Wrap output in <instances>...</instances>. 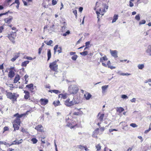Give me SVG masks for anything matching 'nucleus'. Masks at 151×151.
<instances>
[{"mask_svg":"<svg viewBox=\"0 0 151 151\" xmlns=\"http://www.w3.org/2000/svg\"><path fill=\"white\" fill-rule=\"evenodd\" d=\"M135 19L137 21L139 20L140 19V15L138 14L136 15L135 17Z\"/></svg>","mask_w":151,"mask_h":151,"instance_id":"obj_36","label":"nucleus"},{"mask_svg":"<svg viewBox=\"0 0 151 151\" xmlns=\"http://www.w3.org/2000/svg\"><path fill=\"white\" fill-rule=\"evenodd\" d=\"M47 61H48L50 58L51 56V50L50 49L47 50Z\"/></svg>","mask_w":151,"mask_h":151,"instance_id":"obj_15","label":"nucleus"},{"mask_svg":"<svg viewBox=\"0 0 151 151\" xmlns=\"http://www.w3.org/2000/svg\"><path fill=\"white\" fill-rule=\"evenodd\" d=\"M148 82H151V79H149L148 80H147L145 81V83H147Z\"/></svg>","mask_w":151,"mask_h":151,"instance_id":"obj_61","label":"nucleus"},{"mask_svg":"<svg viewBox=\"0 0 151 151\" xmlns=\"http://www.w3.org/2000/svg\"><path fill=\"white\" fill-rule=\"evenodd\" d=\"M26 87L32 90L34 89L33 88V85L32 83H31L27 85L26 86Z\"/></svg>","mask_w":151,"mask_h":151,"instance_id":"obj_24","label":"nucleus"},{"mask_svg":"<svg viewBox=\"0 0 151 151\" xmlns=\"http://www.w3.org/2000/svg\"><path fill=\"white\" fill-rule=\"evenodd\" d=\"M57 61L56 60L50 63L49 65V67L52 70L56 71L58 70V65L57 64Z\"/></svg>","mask_w":151,"mask_h":151,"instance_id":"obj_5","label":"nucleus"},{"mask_svg":"<svg viewBox=\"0 0 151 151\" xmlns=\"http://www.w3.org/2000/svg\"><path fill=\"white\" fill-rule=\"evenodd\" d=\"M130 125V126L134 128L136 127H137V124H136L135 123H131Z\"/></svg>","mask_w":151,"mask_h":151,"instance_id":"obj_43","label":"nucleus"},{"mask_svg":"<svg viewBox=\"0 0 151 151\" xmlns=\"http://www.w3.org/2000/svg\"><path fill=\"white\" fill-rule=\"evenodd\" d=\"M84 96L87 100H89L91 96V95L88 93L84 94Z\"/></svg>","mask_w":151,"mask_h":151,"instance_id":"obj_16","label":"nucleus"},{"mask_svg":"<svg viewBox=\"0 0 151 151\" xmlns=\"http://www.w3.org/2000/svg\"><path fill=\"white\" fill-rule=\"evenodd\" d=\"M58 45H55L54 47V50H57V49L58 48Z\"/></svg>","mask_w":151,"mask_h":151,"instance_id":"obj_59","label":"nucleus"},{"mask_svg":"<svg viewBox=\"0 0 151 151\" xmlns=\"http://www.w3.org/2000/svg\"><path fill=\"white\" fill-rule=\"evenodd\" d=\"M49 92L52 93L53 92L55 94H58V93H60V91L59 90H50L48 91Z\"/></svg>","mask_w":151,"mask_h":151,"instance_id":"obj_17","label":"nucleus"},{"mask_svg":"<svg viewBox=\"0 0 151 151\" xmlns=\"http://www.w3.org/2000/svg\"><path fill=\"white\" fill-rule=\"evenodd\" d=\"M45 43H46L47 45H50L51 44L53 43V42L52 40H50L49 41H45Z\"/></svg>","mask_w":151,"mask_h":151,"instance_id":"obj_28","label":"nucleus"},{"mask_svg":"<svg viewBox=\"0 0 151 151\" xmlns=\"http://www.w3.org/2000/svg\"><path fill=\"white\" fill-rule=\"evenodd\" d=\"M83 114V112L82 111L80 112H75L73 113V114L76 115H79Z\"/></svg>","mask_w":151,"mask_h":151,"instance_id":"obj_32","label":"nucleus"},{"mask_svg":"<svg viewBox=\"0 0 151 151\" xmlns=\"http://www.w3.org/2000/svg\"><path fill=\"white\" fill-rule=\"evenodd\" d=\"M68 91L71 94H76L78 91V87L75 85H71L68 87Z\"/></svg>","mask_w":151,"mask_h":151,"instance_id":"obj_1","label":"nucleus"},{"mask_svg":"<svg viewBox=\"0 0 151 151\" xmlns=\"http://www.w3.org/2000/svg\"><path fill=\"white\" fill-rule=\"evenodd\" d=\"M103 6H104V9L102 10L104 12H106L107 10L108 9V6L106 4H103Z\"/></svg>","mask_w":151,"mask_h":151,"instance_id":"obj_19","label":"nucleus"},{"mask_svg":"<svg viewBox=\"0 0 151 151\" xmlns=\"http://www.w3.org/2000/svg\"><path fill=\"white\" fill-rule=\"evenodd\" d=\"M145 23L146 21L145 20H142L139 22V25H141L142 24H144Z\"/></svg>","mask_w":151,"mask_h":151,"instance_id":"obj_41","label":"nucleus"},{"mask_svg":"<svg viewBox=\"0 0 151 151\" xmlns=\"http://www.w3.org/2000/svg\"><path fill=\"white\" fill-rule=\"evenodd\" d=\"M70 33V31L69 30L67 31L63 35L64 36H66L67 35H69Z\"/></svg>","mask_w":151,"mask_h":151,"instance_id":"obj_44","label":"nucleus"},{"mask_svg":"<svg viewBox=\"0 0 151 151\" xmlns=\"http://www.w3.org/2000/svg\"><path fill=\"white\" fill-rule=\"evenodd\" d=\"M77 102L75 101L73 98L72 100H70V99H67L65 101V104L67 106H70L73 105L75 104H77Z\"/></svg>","mask_w":151,"mask_h":151,"instance_id":"obj_3","label":"nucleus"},{"mask_svg":"<svg viewBox=\"0 0 151 151\" xmlns=\"http://www.w3.org/2000/svg\"><path fill=\"white\" fill-rule=\"evenodd\" d=\"M29 97V94H25L24 96V98L25 99H28Z\"/></svg>","mask_w":151,"mask_h":151,"instance_id":"obj_51","label":"nucleus"},{"mask_svg":"<svg viewBox=\"0 0 151 151\" xmlns=\"http://www.w3.org/2000/svg\"><path fill=\"white\" fill-rule=\"evenodd\" d=\"M4 144L5 145H8V144L7 143L5 142H3L1 141H0V145Z\"/></svg>","mask_w":151,"mask_h":151,"instance_id":"obj_46","label":"nucleus"},{"mask_svg":"<svg viewBox=\"0 0 151 151\" xmlns=\"http://www.w3.org/2000/svg\"><path fill=\"white\" fill-rule=\"evenodd\" d=\"M118 15L115 14L113 17V19L112 20V23L115 22L118 19Z\"/></svg>","mask_w":151,"mask_h":151,"instance_id":"obj_21","label":"nucleus"},{"mask_svg":"<svg viewBox=\"0 0 151 151\" xmlns=\"http://www.w3.org/2000/svg\"><path fill=\"white\" fill-rule=\"evenodd\" d=\"M136 99L135 98H133L132 99L130 100V101L132 102H135L136 101Z\"/></svg>","mask_w":151,"mask_h":151,"instance_id":"obj_56","label":"nucleus"},{"mask_svg":"<svg viewBox=\"0 0 151 151\" xmlns=\"http://www.w3.org/2000/svg\"><path fill=\"white\" fill-rule=\"evenodd\" d=\"M124 110V108L122 107H119L117 108L116 111H117L121 113Z\"/></svg>","mask_w":151,"mask_h":151,"instance_id":"obj_23","label":"nucleus"},{"mask_svg":"<svg viewBox=\"0 0 151 151\" xmlns=\"http://www.w3.org/2000/svg\"><path fill=\"white\" fill-rule=\"evenodd\" d=\"M108 67L109 68H110L111 69H114L115 68V67L113 66H111V65H109V66H108Z\"/></svg>","mask_w":151,"mask_h":151,"instance_id":"obj_58","label":"nucleus"},{"mask_svg":"<svg viewBox=\"0 0 151 151\" xmlns=\"http://www.w3.org/2000/svg\"><path fill=\"white\" fill-rule=\"evenodd\" d=\"M96 149H97V150H100L101 148V146L100 144H98L97 145H96Z\"/></svg>","mask_w":151,"mask_h":151,"instance_id":"obj_37","label":"nucleus"},{"mask_svg":"<svg viewBox=\"0 0 151 151\" xmlns=\"http://www.w3.org/2000/svg\"><path fill=\"white\" fill-rule=\"evenodd\" d=\"M131 75V74L130 73H120V75H121V76H129V75Z\"/></svg>","mask_w":151,"mask_h":151,"instance_id":"obj_38","label":"nucleus"},{"mask_svg":"<svg viewBox=\"0 0 151 151\" xmlns=\"http://www.w3.org/2000/svg\"><path fill=\"white\" fill-rule=\"evenodd\" d=\"M40 101L41 102V104L43 106L46 105L48 102V99H41Z\"/></svg>","mask_w":151,"mask_h":151,"instance_id":"obj_7","label":"nucleus"},{"mask_svg":"<svg viewBox=\"0 0 151 151\" xmlns=\"http://www.w3.org/2000/svg\"><path fill=\"white\" fill-rule=\"evenodd\" d=\"M76 53V52H71L70 53V55H74Z\"/></svg>","mask_w":151,"mask_h":151,"instance_id":"obj_62","label":"nucleus"},{"mask_svg":"<svg viewBox=\"0 0 151 151\" xmlns=\"http://www.w3.org/2000/svg\"><path fill=\"white\" fill-rule=\"evenodd\" d=\"M9 130V128L5 126L4 128V131L3 132L4 133V132Z\"/></svg>","mask_w":151,"mask_h":151,"instance_id":"obj_50","label":"nucleus"},{"mask_svg":"<svg viewBox=\"0 0 151 151\" xmlns=\"http://www.w3.org/2000/svg\"><path fill=\"white\" fill-rule=\"evenodd\" d=\"M19 53L17 52L15 54L14 57L11 59V61L12 62H14L18 58L19 56Z\"/></svg>","mask_w":151,"mask_h":151,"instance_id":"obj_11","label":"nucleus"},{"mask_svg":"<svg viewBox=\"0 0 151 151\" xmlns=\"http://www.w3.org/2000/svg\"><path fill=\"white\" fill-rule=\"evenodd\" d=\"M22 142L17 141V143H12L9 145V146L13 145H19L22 143Z\"/></svg>","mask_w":151,"mask_h":151,"instance_id":"obj_39","label":"nucleus"},{"mask_svg":"<svg viewBox=\"0 0 151 151\" xmlns=\"http://www.w3.org/2000/svg\"><path fill=\"white\" fill-rule=\"evenodd\" d=\"M26 58L27 59L30 60H32L33 59V58H32L31 57H29V56H27L26 57Z\"/></svg>","mask_w":151,"mask_h":151,"instance_id":"obj_55","label":"nucleus"},{"mask_svg":"<svg viewBox=\"0 0 151 151\" xmlns=\"http://www.w3.org/2000/svg\"><path fill=\"white\" fill-rule=\"evenodd\" d=\"M25 114H19L17 113L14 115V116L16 117V118L14 121V123L17 124L19 125H20V118L22 117L24 115H25Z\"/></svg>","mask_w":151,"mask_h":151,"instance_id":"obj_2","label":"nucleus"},{"mask_svg":"<svg viewBox=\"0 0 151 151\" xmlns=\"http://www.w3.org/2000/svg\"><path fill=\"white\" fill-rule=\"evenodd\" d=\"M73 13H74V14L76 16H77V11L76 10H75L73 11Z\"/></svg>","mask_w":151,"mask_h":151,"instance_id":"obj_60","label":"nucleus"},{"mask_svg":"<svg viewBox=\"0 0 151 151\" xmlns=\"http://www.w3.org/2000/svg\"><path fill=\"white\" fill-rule=\"evenodd\" d=\"M54 26V24L52 25L50 27V29L49 30L53 31L54 29L53 28V27Z\"/></svg>","mask_w":151,"mask_h":151,"instance_id":"obj_52","label":"nucleus"},{"mask_svg":"<svg viewBox=\"0 0 151 151\" xmlns=\"http://www.w3.org/2000/svg\"><path fill=\"white\" fill-rule=\"evenodd\" d=\"M110 52L112 56L114 58H117L118 56L117 55L118 52L116 50H110Z\"/></svg>","mask_w":151,"mask_h":151,"instance_id":"obj_6","label":"nucleus"},{"mask_svg":"<svg viewBox=\"0 0 151 151\" xmlns=\"http://www.w3.org/2000/svg\"><path fill=\"white\" fill-rule=\"evenodd\" d=\"M146 52L148 54V55L150 56H151V45H149L147 48V49L146 51Z\"/></svg>","mask_w":151,"mask_h":151,"instance_id":"obj_13","label":"nucleus"},{"mask_svg":"<svg viewBox=\"0 0 151 151\" xmlns=\"http://www.w3.org/2000/svg\"><path fill=\"white\" fill-rule=\"evenodd\" d=\"M53 104L55 107H56L60 105V103L59 101L58 100L56 101H54L53 103Z\"/></svg>","mask_w":151,"mask_h":151,"instance_id":"obj_18","label":"nucleus"},{"mask_svg":"<svg viewBox=\"0 0 151 151\" xmlns=\"http://www.w3.org/2000/svg\"><path fill=\"white\" fill-rule=\"evenodd\" d=\"M108 60V58H107L106 56H104L102 57V58H100V62H103V60L106 61L107 60Z\"/></svg>","mask_w":151,"mask_h":151,"instance_id":"obj_27","label":"nucleus"},{"mask_svg":"<svg viewBox=\"0 0 151 151\" xmlns=\"http://www.w3.org/2000/svg\"><path fill=\"white\" fill-rule=\"evenodd\" d=\"M121 98L123 99H127L128 98V96L126 95H122Z\"/></svg>","mask_w":151,"mask_h":151,"instance_id":"obj_47","label":"nucleus"},{"mask_svg":"<svg viewBox=\"0 0 151 151\" xmlns=\"http://www.w3.org/2000/svg\"><path fill=\"white\" fill-rule=\"evenodd\" d=\"M19 125H18L17 124L14 123L13 124V127L14 129V130L15 131V130H17L19 129V127L18 126Z\"/></svg>","mask_w":151,"mask_h":151,"instance_id":"obj_26","label":"nucleus"},{"mask_svg":"<svg viewBox=\"0 0 151 151\" xmlns=\"http://www.w3.org/2000/svg\"><path fill=\"white\" fill-rule=\"evenodd\" d=\"M82 39V38H80L77 42L76 43L77 44H79L80 43V42L81 41Z\"/></svg>","mask_w":151,"mask_h":151,"instance_id":"obj_57","label":"nucleus"},{"mask_svg":"<svg viewBox=\"0 0 151 151\" xmlns=\"http://www.w3.org/2000/svg\"><path fill=\"white\" fill-rule=\"evenodd\" d=\"M20 78L18 74L16 75L14 80V83H17L20 80Z\"/></svg>","mask_w":151,"mask_h":151,"instance_id":"obj_12","label":"nucleus"},{"mask_svg":"<svg viewBox=\"0 0 151 151\" xmlns=\"http://www.w3.org/2000/svg\"><path fill=\"white\" fill-rule=\"evenodd\" d=\"M29 63V61L28 60L25 61L23 62L22 63V66L26 67L27 64H28Z\"/></svg>","mask_w":151,"mask_h":151,"instance_id":"obj_25","label":"nucleus"},{"mask_svg":"<svg viewBox=\"0 0 151 151\" xmlns=\"http://www.w3.org/2000/svg\"><path fill=\"white\" fill-rule=\"evenodd\" d=\"M3 29L4 28L3 26H1L0 27V33H1L2 32Z\"/></svg>","mask_w":151,"mask_h":151,"instance_id":"obj_63","label":"nucleus"},{"mask_svg":"<svg viewBox=\"0 0 151 151\" xmlns=\"http://www.w3.org/2000/svg\"><path fill=\"white\" fill-rule=\"evenodd\" d=\"M108 87V85H105L102 87V92L104 93Z\"/></svg>","mask_w":151,"mask_h":151,"instance_id":"obj_22","label":"nucleus"},{"mask_svg":"<svg viewBox=\"0 0 151 151\" xmlns=\"http://www.w3.org/2000/svg\"><path fill=\"white\" fill-rule=\"evenodd\" d=\"M78 57V56L77 55H74V56H72L71 57V59L75 61L76 60Z\"/></svg>","mask_w":151,"mask_h":151,"instance_id":"obj_34","label":"nucleus"},{"mask_svg":"<svg viewBox=\"0 0 151 151\" xmlns=\"http://www.w3.org/2000/svg\"><path fill=\"white\" fill-rule=\"evenodd\" d=\"M129 6L130 7H132L134 6L132 2V1H129Z\"/></svg>","mask_w":151,"mask_h":151,"instance_id":"obj_54","label":"nucleus"},{"mask_svg":"<svg viewBox=\"0 0 151 151\" xmlns=\"http://www.w3.org/2000/svg\"><path fill=\"white\" fill-rule=\"evenodd\" d=\"M11 35H12V36L14 39L16 37V32H12L11 34Z\"/></svg>","mask_w":151,"mask_h":151,"instance_id":"obj_42","label":"nucleus"},{"mask_svg":"<svg viewBox=\"0 0 151 151\" xmlns=\"http://www.w3.org/2000/svg\"><path fill=\"white\" fill-rule=\"evenodd\" d=\"M15 75L14 72L13 70H10L8 76L10 78H12Z\"/></svg>","mask_w":151,"mask_h":151,"instance_id":"obj_9","label":"nucleus"},{"mask_svg":"<svg viewBox=\"0 0 151 151\" xmlns=\"http://www.w3.org/2000/svg\"><path fill=\"white\" fill-rule=\"evenodd\" d=\"M83 8L82 7H80L79 8V11L81 12L82 11H83Z\"/></svg>","mask_w":151,"mask_h":151,"instance_id":"obj_64","label":"nucleus"},{"mask_svg":"<svg viewBox=\"0 0 151 151\" xmlns=\"http://www.w3.org/2000/svg\"><path fill=\"white\" fill-rule=\"evenodd\" d=\"M31 140L34 144L36 143L37 142V140L36 138H32Z\"/></svg>","mask_w":151,"mask_h":151,"instance_id":"obj_33","label":"nucleus"},{"mask_svg":"<svg viewBox=\"0 0 151 151\" xmlns=\"http://www.w3.org/2000/svg\"><path fill=\"white\" fill-rule=\"evenodd\" d=\"M58 50H57L58 52V53H60L62 52V48L61 47H59L58 48Z\"/></svg>","mask_w":151,"mask_h":151,"instance_id":"obj_40","label":"nucleus"},{"mask_svg":"<svg viewBox=\"0 0 151 151\" xmlns=\"http://www.w3.org/2000/svg\"><path fill=\"white\" fill-rule=\"evenodd\" d=\"M8 37L13 43H14V38L12 36V35H11V34L10 35H9L8 36Z\"/></svg>","mask_w":151,"mask_h":151,"instance_id":"obj_20","label":"nucleus"},{"mask_svg":"<svg viewBox=\"0 0 151 151\" xmlns=\"http://www.w3.org/2000/svg\"><path fill=\"white\" fill-rule=\"evenodd\" d=\"M12 19V17L11 16L9 18L5 19H4V20L5 23L9 24L11 22V21Z\"/></svg>","mask_w":151,"mask_h":151,"instance_id":"obj_14","label":"nucleus"},{"mask_svg":"<svg viewBox=\"0 0 151 151\" xmlns=\"http://www.w3.org/2000/svg\"><path fill=\"white\" fill-rule=\"evenodd\" d=\"M57 3V1L56 0H52V5H55Z\"/></svg>","mask_w":151,"mask_h":151,"instance_id":"obj_49","label":"nucleus"},{"mask_svg":"<svg viewBox=\"0 0 151 151\" xmlns=\"http://www.w3.org/2000/svg\"><path fill=\"white\" fill-rule=\"evenodd\" d=\"M67 94L66 93L61 94V98H63V99H65L67 98Z\"/></svg>","mask_w":151,"mask_h":151,"instance_id":"obj_45","label":"nucleus"},{"mask_svg":"<svg viewBox=\"0 0 151 151\" xmlns=\"http://www.w3.org/2000/svg\"><path fill=\"white\" fill-rule=\"evenodd\" d=\"M7 98L12 100V102L14 103L15 101H17V97L16 96L14 93L8 92L6 94Z\"/></svg>","mask_w":151,"mask_h":151,"instance_id":"obj_4","label":"nucleus"},{"mask_svg":"<svg viewBox=\"0 0 151 151\" xmlns=\"http://www.w3.org/2000/svg\"><path fill=\"white\" fill-rule=\"evenodd\" d=\"M44 44L43 43L41 46L39 48V51H38V53L39 54H41V52L42 50V47L44 46Z\"/></svg>","mask_w":151,"mask_h":151,"instance_id":"obj_31","label":"nucleus"},{"mask_svg":"<svg viewBox=\"0 0 151 151\" xmlns=\"http://www.w3.org/2000/svg\"><path fill=\"white\" fill-rule=\"evenodd\" d=\"M14 3H16L17 4H19V0H15V1L12 4L10 5V6H12L13 4H14Z\"/></svg>","mask_w":151,"mask_h":151,"instance_id":"obj_48","label":"nucleus"},{"mask_svg":"<svg viewBox=\"0 0 151 151\" xmlns=\"http://www.w3.org/2000/svg\"><path fill=\"white\" fill-rule=\"evenodd\" d=\"M90 44V41H88L86 42L85 43V46L87 47H89V45Z\"/></svg>","mask_w":151,"mask_h":151,"instance_id":"obj_53","label":"nucleus"},{"mask_svg":"<svg viewBox=\"0 0 151 151\" xmlns=\"http://www.w3.org/2000/svg\"><path fill=\"white\" fill-rule=\"evenodd\" d=\"M144 67V65L143 64H139L138 65V68L139 69L142 70Z\"/></svg>","mask_w":151,"mask_h":151,"instance_id":"obj_29","label":"nucleus"},{"mask_svg":"<svg viewBox=\"0 0 151 151\" xmlns=\"http://www.w3.org/2000/svg\"><path fill=\"white\" fill-rule=\"evenodd\" d=\"M99 128H97L96 129H95L93 132V134H97L99 133Z\"/></svg>","mask_w":151,"mask_h":151,"instance_id":"obj_35","label":"nucleus"},{"mask_svg":"<svg viewBox=\"0 0 151 151\" xmlns=\"http://www.w3.org/2000/svg\"><path fill=\"white\" fill-rule=\"evenodd\" d=\"M42 126L41 125H39L35 127V129H36L37 131L42 132L43 130L42 129Z\"/></svg>","mask_w":151,"mask_h":151,"instance_id":"obj_10","label":"nucleus"},{"mask_svg":"<svg viewBox=\"0 0 151 151\" xmlns=\"http://www.w3.org/2000/svg\"><path fill=\"white\" fill-rule=\"evenodd\" d=\"M80 54L83 56H86L88 55V52L87 51H84L83 52H80Z\"/></svg>","mask_w":151,"mask_h":151,"instance_id":"obj_30","label":"nucleus"},{"mask_svg":"<svg viewBox=\"0 0 151 151\" xmlns=\"http://www.w3.org/2000/svg\"><path fill=\"white\" fill-rule=\"evenodd\" d=\"M104 115V114H100V113H98L97 116H99L98 119L100 122L102 121Z\"/></svg>","mask_w":151,"mask_h":151,"instance_id":"obj_8","label":"nucleus"}]
</instances>
